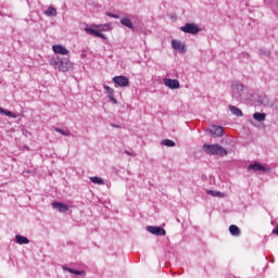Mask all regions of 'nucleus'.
<instances>
[{
    "label": "nucleus",
    "instance_id": "obj_1",
    "mask_svg": "<svg viewBox=\"0 0 278 278\" xmlns=\"http://www.w3.org/2000/svg\"><path fill=\"white\" fill-rule=\"evenodd\" d=\"M253 96L244 93V85L241 83L232 84V99L238 101L239 103H243V101L251 100Z\"/></svg>",
    "mask_w": 278,
    "mask_h": 278
},
{
    "label": "nucleus",
    "instance_id": "obj_2",
    "mask_svg": "<svg viewBox=\"0 0 278 278\" xmlns=\"http://www.w3.org/2000/svg\"><path fill=\"white\" fill-rule=\"evenodd\" d=\"M202 150L206 155H218L219 157H225L227 156V149L223 148V146L218 143L210 144V143H204L202 146Z\"/></svg>",
    "mask_w": 278,
    "mask_h": 278
},
{
    "label": "nucleus",
    "instance_id": "obj_3",
    "mask_svg": "<svg viewBox=\"0 0 278 278\" xmlns=\"http://www.w3.org/2000/svg\"><path fill=\"white\" fill-rule=\"evenodd\" d=\"M50 64L54 66V68H59L62 73H68L70 68H73V63L66 58H56L50 60Z\"/></svg>",
    "mask_w": 278,
    "mask_h": 278
},
{
    "label": "nucleus",
    "instance_id": "obj_4",
    "mask_svg": "<svg viewBox=\"0 0 278 278\" xmlns=\"http://www.w3.org/2000/svg\"><path fill=\"white\" fill-rule=\"evenodd\" d=\"M247 170H253V173H270V167L262 165V163L255 161L247 167Z\"/></svg>",
    "mask_w": 278,
    "mask_h": 278
},
{
    "label": "nucleus",
    "instance_id": "obj_5",
    "mask_svg": "<svg viewBox=\"0 0 278 278\" xmlns=\"http://www.w3.org/2000/svg\"><path fill=\"white\" fill-rule=\"evenodd\" d=\"M180 31H184V34H191L192 36H197V34L201 31V27L194 23H187L185 26L180 27Z\"/></svg>",
    "mask_w": 278,
    "mask_h": 278
},
{
    "label": "nucleus",
    "instance_id": "obj_6",
    "mask_svg": "<svg viewBox=\"0 0 278 278\" xmlns=\"http://www.w3.org/2000/svg\"><path fill=\"white\" fill-rule=\"evenodd\" d=\"M112 81L119 88H127L129 86V78L127 76H114Z\"/></svg>",
    "mask_w": 278,
    "mask_h": 278
},
{
    "label": "nucleus",
    "instance_id": "obj_7",
    "mask_svg": "<svg viewBox=\"0 0 278 278\" xmlns=\"http://www.w3.org/2000/svg\"><path fill=\"white\" fill-rule=\"evenodd\" d=\"M147 231L152 233V236H166V229L162 226H148Z\"/></svg>",
    "mask_w": 278,
    "mask_h": 278
},
{
    "label": "nucleus",
    "instance_id": "obj_8",
    "mask_svg": "<svg viewBox=\"0 0 278 278\" xmlns=\"http://www.w3.org/2000/svg\"><path fill=\"white\" fill-rule=\"evenodd\" d=\"M85 31L87 34H90L91 36H96V38H102V40H108V36L102 34L99 29L90 28V27H85Z\"/></svg>",
    "mask_w": 278,
    "mask_h": 278
},
{
    "label": "nucleus",
    "instance_id": "obj_9",
    "mask_svg": "<svg viewBox=\"0 0 278 278\" xmlns=\"http://www.w3.org/2000/svg\"><path fill=\"white\" fill-rule=\"evenodd\" d=\"M210 131L215 138H223V136H225V129L223 126L213 125Z\"/></svg>",
    "mask_w": 278,
    "mask_h": 278
},
{
    "label": "nucleus",
    "instance_id": "obj_10",
    "mask_svg": "<svg viewBox=\"0 0 278 278\" xmlns=\"http://www.w3.org/2000/svg\"><path fill=\"white\" fill-rule=\"evenodd\" d=\"M164 84L167 88H170V90H178L180 87L179 80L177 79L165 78Z\"/></svg>",
    "mask_w": 278,
    "mask_h": 278
},
{
    "label": "nucleus",
    "instance_id": "obj_11",
    "mask_svg": "<svg viewBox=\"0 0 278 278\" xmlns=\"http://www.w3.org/2000/svg\"><path fill=\"white\" fill-rule=\"evenodd\" d=\"M103 88L106 91L108 98L110 99V101H112L114 105H118V100L114 98V89L108 85H103Z\"/></svg>",
    "mask_w": 278,
    "mask_h": 278
},
{
    "label": "nucleus",
    "instance_id": "obj_12",
    "mask_svg": "<svg viewBox=\"0 0 278 278\" xmlns=\"http://www.w3.org/2000/svg\"><path fill=\"white\" fill-rule=\"evenodd\" d=\"M52 51L59 55H68V50L62 45L53 46Z\"/></svg>",
    "mask_w": 278,
    "mask_h": 278
},
{
    "label": "nucleus",
    "instance_id": "obj_13",
    "mask_svg": "<svg viewBox=\"0 0 278 278\" xmlns=\"http://www.w3.org/2000/svg\"><path fill=\"white\" fill-rule=\"evenodd\" d=\"M172 48L175 49V51H180L181 53L186 52V45L181 43V41H178L177 39L172 40Z\"/></svg>",
    "mask_w": 278,
    "mask_h": 278
},
{
    "label": "nucleus",
    "instance_id": "obj_14",
    "mask_svg": "<svg viewBox=\"0 0 278 278\" xmlns=\"http://www.w3.org/2000/svg\"><path fill=\"white\" fill-rule=\"evenodd\" d=\"M121 25L127 27L128 29H131L132 31H136V26H134V22H131L129 17H122Z\"/></svg>",
    "mask_w": 278,
    "mask_h": 278
},
{
    "label": "nucleus",
    "instance_id": "obj_15",
    "mask_svg": "<svg viewBox=\"0 0 278 278\" xmlns=\"http://www.w3.org/2000/svg\"><path fill=\"white\" fill-rule=\"evenodd\" d=\"M52 207L53 210H58V212H68V206L67 204H64L62 202H52Z\"/></svg>",
    "mask_w": 278,
    "mask_h": 278
},
{
    "label": "nucleus",
    "instance_id": "obj_16",
    "mask_svg": "<svg viewBox=\"0 0 278 278\" xmlns=\"http://www.w3.org/2000/svg\"><path fill=\"white\" fill-rule=\"evenodd\" d=\"M228 108L231 114H233V116H238V117L244 116V114L242 113V110L238 109V106L229 105Z\"/></svg>",
    "mask_w": 278,
    "mask_h": 278
},
{
    "label": "nucleus",
    "instance_id": "obj_17",
    "mask_svg": "<svg viewBox=\"0 0 278 278\" xmlns=\"http://www.w3.org/2000/svg\"><path fill=\"white\" fill-rule=\"evenodd\" d=\"M15 242L16 244H29L28 238L23 235H16Z\"/></svg>",
    "mask_w": 278,
    "mask_h": 278
},
{
    "label": "nucleus",
    "instance_id": "obj_18",
    "mask_svg": "<svg viewBox=\"0 0 278 278\" xmlns=\"http://www.w3.org/2000/svg\"><path fill=\"white\" fill-rule=\"evenodd\" d=\"M63 270H66L67 273H71L72 275H80L83 277L86 275L85 270H77V269H73L71 267H66V266H63Z\"/></svg>",
    "mask_w": 278,
    "mask_h": 278
},
{
    "label": "nucleus",
    "instance_id": "obj_19",
    "mask_svg": "<svg viewBox=\"0 0 278 278\" xmlns=\"http://www.w3.org/2000/svg\"><path fill=\"white\" fill-rule=\"evenodd\" d=\"M253 118L254 121H257V123H264V121H266V113L255 112Z\"/></svg>",
    "mask_w": 278,
    "mask_h": 278
},
{
    "label": "nucleus",
    "instance_id": "obj_20",
    "mask_svg": "<svg viewBox=\"0 0 278 278\" xmlns=\"http://www.w3.org/2000/svg\"><path fill=\"white\" fill-rule=\"evenodd\" d=\"M46 16H58V10L53 7H49L46 11H43Z\"/></svg>",
    "mask_w": 278,
    "mask_h": 278
},
{
    "label": "nucleus",
    "instance_id": "obj_21",
    "mask_svg": "<svg viewBox=\"0 0 278 278\" xmlns=\"http://www.w3.org/2000/svg\"><path fill=\"white\" fill-rule=\"evenodd\" d=\"M0 114H3L4 116H8L9 118H16V114L12 111L5 110L0 106Z\"/></svg>",
    "mask_w": 278,
    "mask_h": 278
},
{
    "label": "nucleus",
    "instance_id": "obj_22",
    "mask_svg": "<svg viewBox=\"0 0 278 278\" xmlns=\"http://www.w3.org/2000/svg\"><path fill=\"white\" fill-rule=\"evenodd\" d=\"M257 101L261 105H268L270 103V100L268 99V97H266V94L258 96Z\"/></svg>",
    "mask_w": 278,
    "mask_h": 278
},
{
    "label": "nucleus",
    "instance_id": "obj_23",
    "mask_svg": "<svg viewBox=\"0 0 278 278\" xmlns=\"http://www.w3.org/2000/svg\"><path fill=\"white\" fill-rule=\"evenodd\" d=\"M229 231H230L231 236H236V237L240 236V233H241L240 228L236 225H230Z\"/></svg>",
    "mask_w": 278,
    "mask_h": 278
},
{
    "label": "nucleus",
    "instance_id": "obj_24",
    "mask_svg": "<svg viewBox=\"0 0 278 278\" xmlns=\"http://www.w3.org/2000/svg\"><path fill=\"white\" fill-rule=\"evenodd\" d=\"M90 182L97 184L98 186H103V184H105V181H103V178H101L99 176L90 177Z\"/></svg>",
    "mask_w": 278,
    "mask_h": 278
},
{
    "label": "nucleus",
    "instance_id": "obj_25",
    "mask_svg": "<svg viewBox=\"0 0 278 278\" xmlns=\"http://www.w3.org/2000/svg\"><path fill=\"white\" fill-rule=\"evenodd\" d=\"M92 27H97L98 29H100V31H110V24H92Z\"/></svg>",
    "mask_w": 278,
    "mask_h": 278
},
{
    "label": "nucleus",
    "instance_id": "obj_26",
    "mask_svg": "<svg viewBox=\"0 0 278 278\" xmlns=\"http://www.w3.org/2000/svg\"><path fill=\"white\" fill-rule=\"evenodd\" d=\"M206 194H210L211 197H217L218 199H223V197H225V193L214 190H207Z\"/></svg>",
    "mask_w": 278,
    "mask_h": 278
},
{
    "label": "nucleus",
    "instance_id": "obj_27",
    "mask_svg": "<svg viewBox=\"0 0 278 278\" xmlns=\"http://www.w3.org/2000/svg\"><path fill=\"white\" fill-rule=\"evenodd\" d=\"M54 131H56V134H61V136L71 137V130H64L62 128L54 127Z\"/></svg>",
    "mask_w": 278,
    "mask_h": 278
},
{
    "label": "nucleus",
    "instance_id": "obj_28",
    "mask_svg": "<svg viewBox=\"0 0 278 278\" xmlns=\"http://www.w3.org/2000/svg\"><path fill=\"white\" fill-rule=\"evenodd\" d=\"M161 144H163L164 147H175L176 143L175 141L170 140V139H164L161 141Z\"/></svg>",
    "mask_w": 278,
    "mask_h": 278
},
{
    "label": "nucleus",
    "instance_id": "obj_29",
    "mask_svg": "<svg viewBox=\"0 0 278 278\" xmlns=\"http://www.w3.org/2000/svg\"><path fill=\"white\" fill-rule=\"evenodd\" d=\"M108 16H110L111 18H121V15L118 14H114V13H106Z\"/></svg>",
    "mask_w": 278,
    "mask_h": 278
},
{
    "label": "nucleus",
    "instance_id": "obj_30",
    "mask_svg": "<svg viewBox=\"0 0 278 278\" xmlns=\"http://www.w3.org/2000/svg\"><path fill=\"white\" fill-rule=\"evenodd\" d=\"M260 52L263 54V55H267V56H269L270 55V51H268V50H260Z\"/></svg>",
    "mask_w": 278,
    "mask_h": 278
},
{
    "label": "nucleus",
    "instance_id": "obj_31",
    "mask_svg": "<svg viewBox=\"0 0 278 278\" xmlns=\"http://www.w3.org/2000/svg\"><path fill=\"white\" fill-rule=\"evenodd\" d=\"M124 153H126V155H134V154H131V152H129V151H127V150H125Z\"/></svg>",
    "mask_w": 278,
    "mask_h": 278
},
{
    "label": "nucleus",
    "instance_id": "obj_32",
    "mask_svg": "<svg viewBox=\"0 0 278 278\" xmlns=\"http://www.w3.org/2000/svg\"><path fill=\"white\" fill-rule=\"evenodd\" d=\"M113 127H118V126H116V125H113Z\"/></svg>",
    "mask_w": 278,
    "mask_h": 278
},
{
    "label": "nucleus",
    "instance_id": "obj_33",
    "mask_svg": "<svg viewBox=\"0 0 278 278\" xmlns=\"http://www.w3.org/2000/svg\"><path fill=\"white\" fill-rule=\"evenodd\" d=\"M265 1V3L268 1V0H264Z\"/></svg>",
    "mask_w": 278,
    "mask_h": 278
}]
</instances>
